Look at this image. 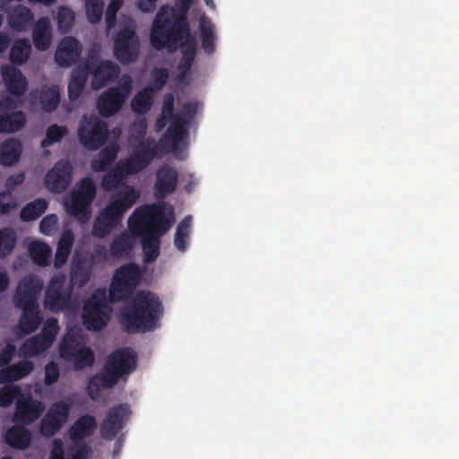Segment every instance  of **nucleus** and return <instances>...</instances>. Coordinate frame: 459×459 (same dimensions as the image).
<instances>
[{"label":"nucleus","mask_w":459,"mask_h":459,"mask_svg":"<svg viewBox=\"0 0 459 459\" xmlns=\"http://www.w3.org/2000/svg\"><path fill=\"white\" fill-rule=\"evenodd\" d=\"M22 152V145L20 140L9 138L0 142V164L4 167H12L19 162Z\"/></svg>","instance_id":"obj_28"},{"label":"nucleus","mask_w":459,"mask_h":459,"mask_svg":"<svg viewBox=\"0 0 459 459\" xmlns=\"http://www.w3.org/2000/svg\"><path fill=\"white\" fill-rule=\"evenodd\" d=\"M16 409L13 421L16 424L29 425L37 420L44 410L46 403H15Z\"/></svg>","instance_id":"obj_29"},{"label":"nucleus","mask_w":459,"mask_h":459,"mask_svg":"<svg viewBox=\"0 0 459 459\" xmlns=\"http://www.w3.org/2000/svg\"><path fill=\"white\" fill-rule=\"evenodd\" d=\"M146 129H147V122L145 118H143L137 123H134L133 126V137H134L135 140L139 141L138 144L142 143L143 141H146L147 139H144L146 135Z\"/></svg>","instance_id":"obj_59"},{"label":"nucleus","mask_w":459,"mask_h":459,"mask_svg":"<svg viewBox=\"0 0 459 459\" xmlns=\"http://www.w3.org/2000/svg\"><path fill=\"white\" fill-rule=\"evenodd\" d=\"M34 365L30 360H22L5 368L0 369V384L18 381L33 370Z\"/></svg>","instance_id":"obj_30"},{"label":"nucleus","mask_w":459,"mask_h":459,"mask_svg":"<svg viewBox=\"0 0 459 459\" xmlns=\"http://www.w3.org/2000/svg\"><path fill=\"white\" fill-rule=\"evenodd\" d=\"M68 133L65 126L51 125L47 128L46 137L41 142V147L46 148L60 142Z\"/></svg>","instance_id":"obj_46"},{"label":"nucleus","mask_w":459,"mask_h":459,"mask_svg":"<svg viewBox=\"0 0 459 459\" xmlns=\"http://www.w3.org/2000/svg\"><path fill=\"white\" fill-rule=\"evenodd\" d=\"M69 361L74 362L75 369H82L94 364L95 356L89 347H82Z\"/></svg>","instance_id":"obj_49"},{"label":"nucleus","mask_w":459,"mask_h":459,"mask_svg":"<svg viewBox=\"0 0 459 459\" xmlns=\"http://www.w3.org/2000/svg\"><path fill=\"white\" fill-rule=\"evenodd\" d=\"M73 295V285L66 284L64 274L54 275L46 289L44 297L45 307L53 312L59 313L70 307Z\"/></svg>","instance_id":"obj_14"},{"label":"nucleus","mask_w":459,"mask_h":459,"mask_svg":"<svg viewBox=\"0 0 459 459\" xmlns=\"http://www.w3.org/2000/svg\"><path fill=\"white\" fill-rule=\"evenodd\" d=\"M90 452L89 446L84 443H78L69 448L70 459H87Z\"/></svg>","instance_id":"obj_58"},{"label":"nucleus","mask_w":459,"mask_h":459,"mask_svg":"<svg viewBox=\"0 0 459 459\" xmlns=\"http://www.w3.org/2000/svg\"><path fill=\"white\" fill-rule=\"evenodd\" d=\"M48 459H65L64 443L60 438H55L50 450Z\"/></svg>","instance_id":"obj_60"},{"label":"nucleus","mask_w":459,"mask_h":459,"mask_svg":"<svg viewBox=\"0 0 459 459\" xmlns=\"http://www.w3.org/2000/svg\"><path fill=\"white\" fill-rule=\"evenodd\" d=\"M162 115L171 118V120H173L174 116L177 115L174 114V98L171 94H169L164 100L162 106Z\"/></svg>","instance_id":"obj_63"},{"label":"nucleus","mask_w":459,"mask_h":459,"mask_svg":"<svg viewBox=\"0 0 459 459\" xmlns=\"http://www.w3.org/2000/svg\"><path fill=\"white\" fill-rule=\"evenodd\" d=\"M7 20L13 30L27 31L32 26L34 13L29 7L18 4L10 10Z\"/></svg>","instance_id":"obj_25"},{"label":"nucleus","mask_w":459,"mask_h":459,"mask_svg":"<svg viewBox=\"0 0 459 459\" xmlns=\"http://www.w3.org/2000/svg\"><path fill=\"white\" fill-rule=\"evenodd\" d=\"M4 440L9 446L24 450L31 442V433L23 426L15 425L5 432Z\"/></svg>","instance_id":"obj_31"},{"label":"nucleus","mask_w":459,"mask_h":459,"mask_svg":"<svg viewBox=\"0 0 459 459\" xmlns=\"http://www.w3.org/2000/svg\"><path fill=\"white\" fill-rule=\"evenodd\" d=\"M84 67H87L88 74L92 75L91 85L99 90L114 81L120 73L119 66L111 60H100V53L95 49L90 50Z\"/></svg>","instance_id":"obj_15"},{"label":"nucleus","mask_w":459,"mask_h":459,"mask_svg":"<svg viewBox=\"0 0 459 459\" xmlns=\"http://www.w3.org/2000/svg\"><path fill=\"white\" fill-rule=\"evenodd\" d=\"M199 28L202 48L206 54L211 55L215 51V27L210 19L203 16L199 22Z\"/></svg>","instance_id":"obj_33"},{"label":"nucleus","mask_w":459,"mask_h":459,"mask_svg":"<svg viewBox=\"0 0 459 459\" xmlns=\"http://www.w3.org/2000/svg\"><path fill=\"white\" fill-rule=\"evenodd\" d=\"M133 247L131 237L126 233H121L116 237L109 247L111 256L119 258L129 255Z\"/></svg>","instance_id":"obj_41"},{"label":"nucleus","mask_w":459,"mask_h":459,"mask_svg":"<svg viewBox=\"0 0 459 459\" xmlns=\"http://www.w3.org/2000/svg\"><path fill=\"white\" fill-rule=\"evenodd\" d=\"M174 221L171 206L144 204L137 207L128 218V228L142 237L145 263L155 261L160 255V237L165 234Z\"/></svg>","instance_id":"obj_1"},{"label":"nucleus","mask_w":459,"mask_h":459,"mask_svg":"<svg viewBox=\"0 0 459 459\" xmlns=\"http://www.w3.org/2000/svg\"><path fill=\"white\" fill-rule=\"evenodd\" d=\"M119 148L117 144L111 143L104 147L98 154V157L91 160V169L96 172H103L111 165L117 157Z\"/></svg>","instance_id":"obj_35"},{"label":"nucleus","mask_w":459,"mask_h":459,"mask_svg":"<svg viewBox=\"0 0 459 459\" xmlns=\"http://www.w3.org/2000/svg\"><path fill=\"white\" fill-rule=\"evenodd\" d=\"M48 208V202L45 199H36L28 203L22 207L20 218L22 221H30L39 218Z\"/></svg>","instance_id":"obj_40"},{"label":"nucleus","mask_w":459,"mask_h":459,"mask_svg":"<svg viewBox=\"0 0 459 459\" xmlns=\"http://www.w3.org/2000/svg\"><path fill=\"white\" fill-rule=\"evenodd\" d=\"M108 311L106 290L97 289L83 305L82 313L83 325L89 331L102 330L109 320Z\"/></svg>","instance_id":"obj_12"},{"label":"nucleus","mask_w":459,"mask_h":459,"mask_svg":"<svg viewBox=\"0 0 459 459\" xmlns=\"http://www.w3.org/2000/svg\"><path fill=\"white\" fill-rule=\"evenodd\" d=\"M137 366V354L131 348H121L111 352L100 375L89 382L90 392L114 386L124 375L132 373Z\"/></svg>","instance_id":"obj_5"},{"label":"nucleus","mask_w":459,"mask_h":459,"mask_svg":"<svg viewBox=\"0 0 459 459\" xmlns=\"http://www.w3.org/2000/svg\"><path fill=\"white\" fill-rule=\"evenodd\" d=\"M152 91L150 88H144L137 92L132 100V109L140 115L147 113L152 106Z\"/></svg>","instance_id":"obj_42"},{"label":"nucleus","mask_w":459,"mask_h":459,"mask_svg":"<svg viewBox=\"0 0 459 459\" xmlns=\"http://www.w3.org/2000/svg\"><path fill=\"white\" fill-rule=\"evenodd\" d=\"M58 331V320L55 317H50L47 319L41 329V332L39 334L42 336V338H44L47 341V342L52 345L56 340Z\"/></svg>","instance_id":"obj_52"},{"label":"nucleus","mask_w":459,"mask_h":459,"mask_svg":"<svg viewBox=\"0 0 459 459\" xmlns=\"http://www.w3.org/2000/svg\"><path fill=\"white\" fill-rule=\"evenodd\" d=\"M74 21V13L67 6H60L57 10L56 14V22L58 30L63 32L66 33L71 30Z\"/></svg>","instance_id":"obj_48"},{"label":"nucleus","mask_w":459,"mask_h":459,"mask_svg":"<svg viewBox=\"0 0 459 459\" xmlns=\"http://www.w3.org/2000/svg\"><path fill=\"white\" fill-rule=\"evenodd\" d=\"M32 40L39 51L48 49L52 41L51 23L48 17L39 18L34 24Z\"/></svg>","instance_id":"obj_26"},{"label":"nucleus","mask_w":459,"mask_h":459,"mask_svg":"<svg viewBox=\"0 0 459 459\" xmlns=\"http://www.w3.org/2000/svg\"><path fill=\"white\" fill-rule=\"evenodd\" d=\"M16 348L13 344H7L0 352V367H4L12 360Z\"/></svg>","instance_id":"obj_61"},{"label":"nucleus","mask_w":459,"mask_h":459,"mask_svg":"<svg viewBox=\"0 0 459 459\" xmlns=\"http://www.w3.org/2000/svg\"><path fill=\"white\" fill-rule=\"evenodd\" d=\"M132 91L130 77L124 81L119 87H111L104 91L97 100V109L102 117L114 116L122 108Z\"/></svg>","instance_id":"obj_16"},{"label":"nucleus","mask_w":459,"mask_h":459,"mask_svg":"<svg viewBox=\"0 0 459 459\" xmlns=\"http://www.w3.org/2000/svg\"><path fill=\"white\" fill-rule=\"evenodd\" d=\"M82 47L74 37L61 39L55 53V61L61 67H69L76 64L82 54Z\"/></svg>","instance_id":"obj_22"},{"label":"nucleus","mask_w":459,"mask_h":459,"mask_svg":"<svg viewBox=\"0 0 459 459\" xmlns=\"http://www.w3.org/2000/svg\"><path fill=\"white\" fill-rule=\"evenodd\" d=\"M122 6L121 3H118V1L111 0L110 4H108L107 10H106V16L105 21L107 23V27L110 29L113 27L116 23V17L117 13Z\"/></svg>","instance_id":"obj_57"},{"label":"nucleus","mask_w":459,"mask_h":459,"mask_svg":"<svg viewBox=\"0 0 459 459\" xmlns=\"http://www.w3.org/2000/svg\"><path fill=\"white\" fill-rule=\"evenodd\" d=\"M108 124L94 115H83L77 135L81 144L90 151H96L108 139Z\"/></svg>","instance_id":"obj_13"},{"label":"nucleus","mask_w":459,"mask_h":459,"mask_svg":"<svg viewBox=\"0 0 459 459\" xmlns=\"http://www.w3.org/2000/svg\"><path fill=\"white\" fill-rule=\"evenodd\" d=\"M31 45L29 39H20L13 42L10 50V61L21 65L27 62L30 56Z\"/></svg>","instance_id":"obj_39"},{"label":"nucleus","mask_w":459,"mask_h":459,"mask_svg":"<svg viewBox=\"0 0 459 459\" xmlns=\"http://www.w3.org/2000/svg\"><path fill=\"white\" fill-rule=\"evenodd\" d=\"M59 375L58 365L53 361L48 363L45 367V384L48 385L55 384L58 380Z\"/></svg>","instance_id":"obj_56"},{"label":"nucleus","mask_w":459,"mask_h":459,"mask_svg":"<svg viewBox=\"0 0 459 459\" xmlns=\"http://www.w3.org/2000/svg\"><path fill=\"white\" fill-rule=\"evenodd\" d=\"M193 0H176L175 5L161 6L152 22L151 31H192L187 18Z\"/></svg>","instance_id":"obj_7"},{"label":"nucleus","mask_w":459,"mask_h":459,"mask_svg":"<svg viewBox=\"0 0 459 459\" xmlns=\"http://www.w3.org/2000/svg\"><path fill=\"white\" fill-rule=\"evenodd\" d=\"M52 345L42 338L39 333L27 339L21 346V351L24 356L32 358L42 354Z\"/></svg>","instance_id":"obj_38"},{"label":"nucleus","mask_w":459,"mask_h":459,"mask_svg":"<svg viewBox=\"0 0 459 459\" xmlns=\"http://www.w3.org/2000/svg\"><path fill=\"white\" fill-rule=\"evenodd\" d=\"M91 269L84 262L78 261L72 266L71 279L79 286L85 285L91 277Z\"/></svg>","instance_id":"obj_47"},{"label":"nucleus","mask_w":459,"mask_h":459,"mask_svg":"<svg viewBox=\"0 0 459 459\" xmlns=\"http://www.w3.org/2000/svg\"><path fill=\"white\" fill-rule=\"evenodd\" d=\"M143 271L134 263H126L119 266L113 273L108 289V299L111 302L126 300L133 295L134 289L141 281Z\"/></svg>","instance_id":"obj_8"},{"label":"nucleus","mask_w":459,"mask_h":459,"mask_svg":"<svg viewBox=\"0 0 459 459\" xmlns=\"http://www.w3.org/2000/svg\"><path fill=\"white\" fill-rule=\"evenodd\" d=\"M79 350V342L77 339L74 336L66 333L59 345L60 357L66 361L71 360Z\"/></svg>","instance_id":"obj_45"},{"label":"nucleus","mask_w":459,"mask_h":459,"mask_svg":"<svg viewBox=\"0 0 459 459\" xmlns=\"http://www.w3.org/2000/svg\"><path fill=\"white\" fill-rule=\"evenodd\" d=\"M87 67L80 65L73 70L71 79L68 83V97L70 100H76L84 90L88 80Z\"/></svg>","instance_id":"obj_32"},{"label":"nucleus","mask_w":459,"mask_h":459,"mask_svg":"<svg viewBox=\"0 0 459 459\" xmlns=\"http://www.w3.org/2000/svg\"><path fill=\"white\" fill-rule=\"evenodd\" d=\"M150 43L156 50L167 49L169 53L181 50L178 79L183 82L193 66L197 52L196 38L192 31H150Z\"/></svg>","instance_id":"obj_3"},{"label":"nucleus","mask_w":459,"mask_h":459,"mask_svg":"<svg viewBox=\"0 0 459 459\" xmlns=\"http://www.w3.org/2000/svg\"><path fill=\"white\" fill-rule=\"evenodd\" d=\"M40 422V432L44 437H52L67 420L69 411L74 403H52Z\"/></svg>","instance_id":"obj_19"},{"label":"nucleus","mask_w":459,"mask_h":459,"mask_svg":"<svg viewBox=\"0 0 459 459\" xmlns=\"http://www.w3.org/2000/svg\"><path fill=\"white\" fill-rule=\"evenodd\" d=\"M26 116L23 111H14L0 115V133H15L24 127Z\"/></svg>","instance_id":"obj_34"},{"label":"nucleus","mask_w":459,"mask_h":459,"mask_svg":"<svg viewBox=\"0 0 459 459\" xmlns=\"http://www.w3.org/2000/svg\"><path fill=\"white\" fill-rule=\"evenodd\" d=\"M29 250L30 257L36 264L39 266H46L49 264L51 249L47 244L42 242H33L30 245Z\"/></svg>","instance_id":"obj_44"},{"label":"nucleus","mask_w":459,"mask_h":459,"mask_svg":"<svg viewBox=\"0 0 459 459\" xmlns=\"http://www.w3.org/2000/svg\"><path fill=\"white\" fill-rule=\"evenodd\" d=\"M140 39L134 21L121 24L114 37L113 54L122 65H129L139 57Z\"/></svg>","instance_id":"obj_11"},{"label":"nucleus","mask_w":459,"mask_h":459,"mask_svg":"<svg viewBox=\"0 0 459 459\" xmlns=\"http://www.w3.org/2000/svg\"><path fill=\"white\" fill-rule=\"evenodd\" d=\"M74 234L72 231H65L62 234L56 247L54 264L61 268L68 260L74 244Z\"/></svg>","instance_id":"obj_37"},{"label":"nucleus","mask_w":459,"mask_h":459,"mask_svg":"<svg viewBox=\"0 0 459 459\" xmlns=\"http://www.w3.org/2000/svg\"><path fill=\"white\" fill-rule=\"evenodd\" d=\"M169 71L166 68H154L151 74L150 89L152 91L161 90L169 80Z\"/></svg>","instance_id":"obj_53"},{"label":"nucleus","mask_w":459,"mask_h":459,"mask_svg":"<svg viewBox=\"0 0 459 459\" xmlns=\"http://www.w3.org/2000/svg\"><path fill=\"white\" fill-rule=\"evenodd\" d=\"M16 235L13 230L4 228L0 230V255H9L14 248Z\"/></svg>","instance_id":"obj_50"},{"label":"nucleus","mask_w":459,"mask_h":459,"mask_svg":"<svg viewBox=\"0 0 459 459\" xmlns=\"http://www.w3.org/2000/svg\"><path fill=\"white\" fill-rule=\"evenodd\" d=\"M19 387L5 386L0 390V402H13V399L20 394Z\"/></svg>","instance_id":"obj_62"},{"label":"nucleus","mask_w":459,"mask_h":459,"mask_svg":"<svg viewBox=\"0 0 459 459\" xmlns=\"http://www.w3.org/2000/svg\"><path fill=\"white\" fill-rule=\"evenodd\" d=\"M127 405L128 403H118L108 411L100 428L102 438L113 439L123 429L131 414Z\"/></svg>","instance_id":"obj_18"},{"label":"nucleus","mask_w":459,"mask_h":459,"mask_svg":"<svg viewBox=\"0 0 459 459\" xmlns=\"http://www.w3.org/2000/svg\"><path fill=\"white\" fill-rule=\"evenodd\" d=\"M103 0H85L87 19L91 23H97L103 13Z\"/></svg>","instance_id":"obj_51"},{"label":"nucleus","mask_w":459,"mask_h":459,"mask_svg":"<svg viewBox=\"0 0 459 459\" xmlns=\"http://www.w3.org/2000/svg\"><path fill=\"white\" fill-rule=\"evenodd\" d=\"M24 180H25V174L22 172H20L18 174L12 175V176L8 177V178L6 179V182H5V186L7 188V191L12 192V190L15 186L22 185L24 182Z\"/></svg>","instance_id":"obj_64"},{"label":"nucleus","mask_w":459,"mask_h":459,"mask_svg":"<svg viewBox=\"0 0 459 459\" xmlns=\"http://www.w3.org/2000/svg\"><path fill=\"white\" fill-rule=\"evenodd\" d=\"M163 315L160 298L150 290H138L121 307L119 324L128 333H140L156 328Z\"/></svg>","instance_id":"obj_2"},{"label":"nucleus","mask_w":459,"mask_h":459,"mask_svg":"<svg viewBox=\"0 0 459 459\" xmlns=\"http://www.w3.org/2000/svg\"><path fill=\"white\" fill-rule=\"evenodd\" d=\"M154 153L143 144H137L129 157L121 159L116 166L102 178L101 186L105 190H112L128 176L144 170L153 160Z\"/></svg>","instance_id":"obj_6"},{"label":"nucleus","mask_w":459,"mask_h":459,"mask_svg":"<svg viewBox=\"0 0 459 459\" xmlns=\"http://www.w3.org/2000/svg\"><path fill=\"white\" fill-rule=\"evenodd\" d=\"M73 168L66 160L57 161L45 176V186L53 193L64 192L71 184Z\"/></svg>","instance_id":"obj_20"},{"label":"nucleus","mask_w":459,"mask_h":459,"mask_svg":"<svg viewBox=\"0 0 459 459\" xmlns=\"http://www.w3.org/2000/svg\"><path fill=\"white\" fill-rule=\"evenodd\" d=\"M39 103L46 112L54 111L60 103V90L57 85H44L39 91Z\"/></svg>","instance_id":"obj_36"},{"label":"nucleus","mask_w":459,"mask_h":459,"mask_svg":"<svg viewBox=\"0 0 459 459\" xmlns=\"http://www.w3.org/2000/svg\"><path fill=\"white\" fill-rule=\"evenodd\" d=\"M96 186L90 178H82L65 200L66 212L85 223L91 217V205L96 196Z\"/></svg>","instance_id":"obj_9"},{"label":"nucleus","mask_w":459,"mask_h":459,"mask_svg":"<svg viewBox=\"0 0 459 459\" xmlns=\"http://www.w3.org/2000/svg\"><path fill=\"white\" fill-rule=\"evenodd\" d=\"M19 308L22 309V315L19 319V328L21 332L24 334L34 333L43 320L39 311V305Z\"/></svg>","instance_id":"obj_27"},{"label":"nucleus","mask_w":459,"mask_h":459,"mask_svg":"<svg viewBox=\"0 0 459 459\" xmlns=\"http://www.w3.org/2000/svg\"><path fill=\"white\" fill-rule=\"evenodd\" d=\"M3 81L7 91L14 96L21 97L28 90V81L20 69L5 65L1 68Z\"/></svg>","instance_id":"obj_23"},{"label":"nucleus","mask_w":459,"mask_h":459,"mask_svg":"<svg viewBox=\"0 0 459 459\" xmlns=\"http://www.w3.org/2000/svg\"><path fill=\"white\" fill-rule=\"evenodd\" d=\"M192 225L191 216H186L178 225L174 238L175 247L181 252L186 251Z\"/></svg>","instance_id":"obj_43"},{"label":"nucleus","mask_w":459,"mask_h":459,"mask_svg":"<svg viewBox=\"0 0 459 459\" xmlns=\"http://www.w3.org/2000/svg\"><path fill=\"white\" fill-rule=\"evenodd\" d=\"M139 196V192L129 185L113 195L96 216L92 225V235L99 238L109 235L121 225L124 214L137 202Z\"/></svg>","instance_id":"obj_4"},{"label":"nucleus","mask_w":459,"mask_h":459,"mask_svg":"<svg viewBox=\"0 0 459 459\" xmlns=\"http://www.w3.org/2000/svg\"><path fill=\"white\" fill-rule=\"evenodd\" d=\"M98 423L95 417L85 414L76 420L68 430L69 438L75 444L82 443L84 438L90 437L97 429Z\"/></svg>","instance_id":"obj_24"},{"label":"nucleus","mask_w":459,"mask_h":459,"mask_svg":"<svg viewBox=\"0 0 459 459\" xmlns=\"http://www.w3.org/2000/svg\"><path fill=\"white\" fill-rule=\"evenodd\" d=\"M58 219L56 214L45 216L39 223V230L42 234L50 236L56 230Z\"/></svg>","instance_id":"obj_55"},{"label":"nucleus","mask_w":459,"mask_h":459,"mask_svg":"<svg viewBox=\"0 0 459 459\" xmlns=\"http://www.w3.org/2000/svg\"><path fill=\"white\" fill-rule=\"evenodd\" d=\"M18 206L12 192H0V215H6Z\"/></svg>","instance_id":"obj_54"},{"label":"nucleus","mask_w":459,"mask_h":459,"mask_svg":"<svg viewBox=\"0 0 459 459\" xmlns=\"http://www.w3.org/2000/svg\"><path fill=\"white\" fill-rule=\"evenodd\" d=\"M43 289L40 279L29 275L22 278L15 290L13 302L17 308L39 305L38 299Z\"/></svg>","instance_id":"obj_17"},{"label":"nucleus","mask_w":459,"mask_h":459,"mask_svg":"<svg viewBox=\"0 0 459 459\" xmlns=\"http://www.w3.org/2000/svg\"><path fill=\"white\" fill-rule=\"evenodd\" d=\"M178 183V172L167 164L160 166L156 172L154 195L158 199H163L173 194Z\"/></svg>","instance_id":"obj_21"},{"label":"nucleus","mask_w":459,"mask_h":459,"mask_svg":"<svg viewBox=\"0 0 459 459\" xmlns=\"http://www.w3.org/2000/svg\"><path fill=\"white\" fill-rule=\"evenodd\" d=\"M186 124V121L182 117L176 115L158 143L150 137L139 144H143L149 150H152L153 160L169 152H176L181 142L187 136Z\"/></svg>","instance_id":"obj_10"}]
</instances>
